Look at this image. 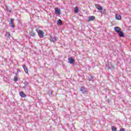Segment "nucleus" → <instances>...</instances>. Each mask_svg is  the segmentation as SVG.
<instances>
[{
  "label": "nucleus",
  "instance_id": "obj_14",
  "mask_svg": "<svg viewBox=\"0 0 131 131\" xmlns=\"http://www.w3.org/2000/svg\"><path fill=\"white\" fill-rule=\"evenodd\" d=\"M116 19L117 20H121V15L119 14H116Z\"/></svg>",
  "mask_w": 131,
  "mask_h": 131
},
{
  "label": "nucleus",
  "instance_id": "obj_27",
  "mask_svg": "<svg viewBox=\"0 0 131 131\" xmlns=\"http://www.w3.org/2000/svg\"><path fill=\"white\" fill-rule=\"evenodd\" d=\"M7 34H9V35H11V34L10 33V32H7Z\"/></svg>",
  "mask_w": 131,
  "mask_h": 131
},
{
  "label": "nucleus",
  "instance_id": "obj_11",
  "mask_svg": "<svg viewBox=\"0 0 131 131\" xmlns=\"http://www.w3.org/2000/svg\"><path fill=\"white\" fill-rule=\"evenodd\" d=\"M80 91L83 94H84L85 92H86V89L84 87H81L80 88Z\"/></svg>",
  "mask_w": 131,
  "mask_h": 131
},
{
  "label": "nucleus",
  "instance_id": "obj_13",
  "mask_svg": "<svg viewBox=\"0 0 131 131\" xmlns=\"http://www.w3.org/2000/svg\"><path fill=\"white\" fill-rule=\"evenodd\" d=\"M23 67L26 73L27 74H28V68H27V67H26V66H25V65H23Z\"/></svg>",
  "mask_w": 131,
  "mask_h": 131
},
{
  "label": "nucleus",
  "instance_id": "obj_22",
  "mask_svg": "<svg viewBox=\"0 0 131 131\" xmlns=\"http://www.w3.org/2000/svg\"><path fill=\"white\" fill-rule=\"evenodd\" d=\"M6 11L9 12V13H11V10H9V9H8V7H6Z\"/></svg>",
  "mask_w": 131,
  "mask_h": 131
},
{
  "label": "nucleus",
  "instance_id": "obj_8",
  "mask_svg": "<svg viewBox=\"0 0 131 131\" xmlns=\"http://www.w3.org/2000/svg\"><path fill=\"white\" fill-rule=\"evenodd\" d=\"M95 7L96 9L99 11H102V10H103V7H102V6H101L100 5L96 4L95 5Z\"/></svg>",
  "mask_w": 131,
  "mask_h": 131
},
{
  "label": "nucleus",
  "instance_id": "obj_12",
  "mask_svg": "<svg viewBox=\"0 0 131 131\" xmlns=\"http://www.w3.org/2000/svg\"><path fill=\"white\" fill-rule=\"evenodd\" d=\"M88 79L90 81H94L95 80V77L93 76H90L88 77Z\"/></svg>",
  "mask_w": 131,
  "mask_h": 131
},
{
  "label": "nucleus",
  "instance_id": "obj_6",
  "mask_svg": "<svg viewBox=\"0 0 131 131\" xmlns=\"http://www.w3.org/2000/svg\"><path fill=\"white\" fill-rule=\"evenodd\" d=\"M94 20H96V17L94 16H91L89 17L88 21V22H90V21H94Z\"/></svg>",
  "mask_w": 131,
  "mask_h": 131
},
{
  "label": "nucleus",
  "instance_id": "obj_3",
  "mask_svg": "<svg viewBox=\"0 0 131 131\" xmlns=\"http://www.w3.org/2000/svg\"><path fill=\"white\" fill-rule=\"evenodd\" d=\"M54 10L55 14L61 15V9H59L58 8H55Z\"/></svg>",
  "mask_w": 131,
  "mask_h": 131
},
{
  "label": "nucleus",
  "instance_id": "obj_18",
  "mask_svg": "<svg viewBox=\"0 0 131 131\" xmlns=\"http://www.w3.org/2000/svg\"><path fill=\"white\" fill-rule=\"evenodd\" d=\"M13 80L15 82H16V81H18V77H17V76H15Z\"/></svg>",
  "mask_w": 131,
  "mask_h": 131
},
{
  "label": "nucleus",
  "instance_id": "obj_10",
  "mask_svg": "<svg viewBox=\"0 0 131 131\" xmlns=\"http://www.w3.org/2000/svg\"><path fill=\"white\" fill-rule=\"evenodd\" d=\"M118 34L120 37H124V33L121 31L119 32Z\"/></svg>",
  "mask_w": 131,
  "mask_h": 131
},
{
  "label": "nucleus",
  "instance_id": "obj_19",
  "mask_svg": "<svg viewBox=\"0 0 131 131\" xmlns=\"http://www.w3.org/2000/svg\"><path fill=\"white\" fill-rule=\"evenodd\" d=\"M115 67L114 66L111 64L110 66H108V69H114Z\"/></svg>",
  "mask_w": 131,
  "mask_h": 131
},
{
  "label": "nucleus",
  "instance_id": "obj_15",
  "mask_svg": "<svg viewBox=\"0 0 131 131\" xmlns=\"http://www.w3.org/2000/svg\"><path fill=\"white\" fill-rule=\"evenodd\" d=\"M19 95L21 98H25L26 97V94H24L22 91L19 92Z\"/></svg>",
  "mask_w": 131,
  "mask_h": 131
},
{
  "label": "nucleus",
  "instance_id": "obj_26",
  "mask_svg": "<svg viewBox=\"0 0 131 131\" xmlns=\"http://www.w3.org/2000/svg\"><path fill=\"white\" fill-rule=\"evenodd\" d=\"M99 13H101V14H104V12L102 11H99Z\"/></svg>",
  "mask_w": 131,
  "mask_h": 131
},
{
  "label": "nucleus",
  "instance_id": "obj_28",
  "mask_svg": "<svg viewBox=\"0 0 131 131\" xmlns=\"http://www.w3.org/2000/svg\"><path fill=\"white\" fill-rule=\"evenodd\" d=\"M17 73H16V74H15V75H17Z\"/></svg>",
  "mask_w": 131,
  "mask_h": 131
},
{
  "label": "nucleus",
  "instance_id": "obj_21",
  "mask_svg": "<svg viewBox=\"0 0 131 131\" xmlns=\"http://www.w3.org/2000/svg\"><path fill=\"white\" fill-rule=\"evenodd\" d=\"M117 128L115 127V126H112V131H116Z\"/></svg>",
  "mask_w": 131,
  "mask_h": 131
},
{
  "label": "nucleus",
  "instance_id": "obj_17",
  "mask_svg": "<svg viewBox=\"0 0 131 131\" xmlns=\"http://www.w3.org/2000/svg\"><path fill=\"white\" fill-rule=\"evenodd\" d=\"M57 25H62V24H63V23L62 22V20L59 19L58 21H57Z\"/></svg>",
  "mask_w": 131,
  "mask_h": 131
},
{
  "label": "nucleus",
  "instance_id": "obj_23",
  "mask_svg": "<svg viewBox=\"0 0 131 131\" xmlns=\"http://www.w3.org/2000/svg\"><path fill=\"white\" fill-rule=\"evenodd\" d=\"M17 73H20L21 72V70H20V69H18L17 70Z\"/></svg>",
  "mask_w": 131,
  "mask_h": 131
},
{
  "label": "nucleus",
  "instance_id": "obj_5",
  "mask_svg": "<svg viewBox=\"0 0 131 131\" xmlns=\"http://www.w3.org/2000/svg\"><path fill=\"white\" fill-rule=\"evenodd\" d=\"M31 29H32V31L29 32V34L31 36L34 37L36 35V34L34 32H33V29H32V28H31Z\"/></svg>",
  "mask_w": 131,
  "mask_h": 131
},
{
  "label": "nucleus",
  "instance_id": "obj_16",
  "mask_svg": "<svg viewBox=\"0 0 131 131\" xmlns=\"http://www.w3.org/2000/svg\"><path fill=\"white\" fill-rule=\"evenodd\" d=\"M74 12L75 13V14H77L78 13V12H79V8L78 7H76L74 9Z\"/></svg>",
  "mask_w": 131,
  "mask_h": 131
},
{
  "label": "nucleus",
  "instance_id": "obj_1",
  "mask_svg": "<svg viewBox=\"0 0 131 131\" xmlns=\"http://www.w3.org/2000/svg\"><path fill=\"white\" fill-rule=\"evenodd\" d=\"M36 32L38 33V36L40 38H43L45 37V32L41 30L36 29Z\"/></svg>",
  "mask_w": 131,
  "mask_h": 131
},
{
  "label": "nucleus",
  "instance_id": "obj_25",
  "mask_svg": "<svg viewBox=\"0 0 131 131\" xmlns=\"http://www.w3.org/2000/svg\"><path fill=\"white\" fill-rule=\"evenodd\" d=\"M112 92L114 93V94H116L115 90H112Z\"/></svg>",
  "mask_w": 131,
  "mask_h": 131
},
{
  "label": "nucleus",
  "instance_id": "obj_20",
  "mask_svg": "<svg viewBox=\"0 0 131 131\" xmlns=\"http://www.w3.org/2000/svg\"><path fill=\"white\" fill-rule=\"evenodd\" d=\"M24 88H25V86H27V85H28V82H27V81H25L24 82Z\"/></svg>",
  "mask_w": 131,
  "mask_h": 131
},
{
  "label": "nucleus",
  "instance_id": "obj_2",
  "mask_svg": "<svg viewBox=\"0 0 131 131\" xmlns=\"http://www.w3.org/2000/svg\"><path fill=\"white\" fill-rule=\"evenodd\" d=\"M58 39H59V38H58V37H53L51 36L50 38V41H52V42H55V41H57V40H58Z\"/></svg>",
  "mask_w": 131,
  "mask_h": 131
},
{
  "label": "nucleus",
  "instance_id": "obj_9",
  "mask_svg": "<svg viewBox=\"0 0 131 131\" xmlns=\"http://www.w3.org/2000/svg\"><path fill=\"white\" fill-rule=\"evenodd\" d=\"M68 61H69L70 64H74V60L73 59V58H72V57L69 58Z\"/></svg>",
  "mask_w": 131,
  "mask_h": 131
},
{
  "label": "nucleus",
  "instance_id": "obj_7",
  "mask_svg": "<svg viewBox=\"0 0 131 131\" xmlns=\"http://www.w3.org/2000/svg\"><path fill=\"white\" fill-rule=\"evenodd\" d=\"M114 30L117 33L121 31V28H119V27H116L114 28Z\"/></svg>",
  "mask_w": 131,
  "mask_h": 131
},
{
  "label": "nucleus",
  "instance_id": "obj_4",
  "mask_svg": "<svg viewBox=\"0 0 131 131\" xmlns=\"http://www.w3.org/2000/svg\"><path fill=\"white\" fill-rule=\"evenodd\" d=\"M9 24L10 25V27L12 28H14V27H15V25H14V19L13 18L10 19Z\"/></svg>",
  "mask_w": 131,
  "mask_h": 131
},
{
  "label": "nucleus",
  "instance_id": "obj_24",
  "mask_svg": "<svg viewBox=\"0 0 131 131\" xmlns=\"http://www.w3.org/2000/svg\"><path fill=\"white\" fill-rule=\"evenodd\" d=\"M120 131H125V130H124V129H123V128H121L120 129Z\"/></svg>",
  "mask_w": 131,
  "mask_h": 131
}]
</instances>
